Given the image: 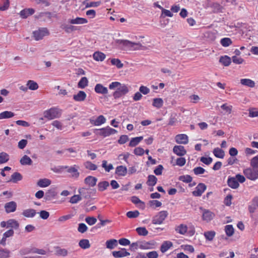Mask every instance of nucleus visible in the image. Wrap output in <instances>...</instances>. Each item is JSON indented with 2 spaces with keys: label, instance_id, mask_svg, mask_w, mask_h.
<instances>
[{
  "label": "nucleus",
  "instance_id": "13d9d810",
  "mask_svg": "<svg viewBox=\"0 0 258 258\" xmlns=\"http://www.w3.org/2000/svg\"><path fill=\"white\" fill-rule=\"evenodd\" d=\"M140 247L143 249H151L153 247V244L149 242H142L140 244Z\"/></svg>",
  "mask_w": 258,
  "mask_h": 258
},
{
  "label": "nucleus",
  "instance_id": "20e7f679",
  "mask_svg": "<svg viewBox=\"0 0 258 258\" xmlns=\"http://www.w3.org/2000/svg\"><path fill=\"white\" fill-rule=\"evenodd\" d=\"M117 132L116 130L111 128L108 126L99 129H96L94 132L96 135L101 136L103 138H106L111 135H114L117 133Z\"/></svg>",
  "mask_w": 258,
  "mask_h": 258
},
{
  "label": "nucleus",
  "instance_id": "58836bf2",
  "mask_svg": "<svg viewBox=\"0 0 258 258\" xmlns=\"http://www.w3.org/2000/svg\"><path fill=\"white\" fill-rule=\"evenodd\" d=\"M213 154L217 158H223L225 155L224 151L219 148H216L214 149L213 151Z\"/></svg>",
  "mask_w": 258,
  "mask_h": 258
},
{
  "label": "nucleus",
  "instance_id": "cd10ccee",
  "mask_svg": "<svg viewBox=\"0 0 258 258\" xmlns=\"http://www.w3.org/2000/svg\"><path fill=\"white\" fill-rule=\"evenodd\" d=\"M19 227V223L17 220L11 219L7 221V228H12L15 229H18Z\"/></svg>",
  "mask_w": 258,
  "mask_h": 258
},
{
  "label": "nucleus",
  "instance_id": "49530a36",
  "mask_svg": "<svg viewBox=\"0 0 258 258\" xmlns=\"http://www.w3.org/2000/svg\"><path fill=\"white\" fill-rule=\"evenodd\" d=\"M88 85V81L86 77H83L81 79L78 84L79 88L84 89Z\"/></svg>",
  "mask_w": 258,
  "mask_h": 258
},
{
  "label": "nucleus",
  "instance_id": "c85d7f7f",
  "mask_svg": "<svg viewBox=\"0 0 258 258\" xmlns=\"http://www.w3.org/2000/svg\"><path fill=\"white\" fill-rule=\"evenodd\" d=\"M60 28L64 30L67 33H70L71 32L77 30L78 27L73 25H70L66 24H61Z\"/></svg>",
  "mask_w": 258,
  "mask_h": 258
},
{
  "label": "nucleus",
  "instance_id": "9b49d317",
  "mask_svg": "<svg viewBox=\"0 0 258 258\" xmlns=\"http://www.w3.org/2000/svg\"><path fill=\"white\" fill-rule=\"evenodd\" d=\"M175 141L180 144H186L188 142V136L185 134H178L175 136Z\"/></svg>",
  "mask_w": 258,
  "mask_h": 258
},
{
  "label": "nucleus",
  "instance_id": "de8ad7c7",
  "mask_svg": "<svg viewBox=\"0 0 258 258\" xmlns=\"http://www.w3.org/2000/svg\"><path fill=\"white\" fill-rule=\"evenodd\" d=\"M10 159V156L6 152L0 153V164L7 163Z\"/></svg>",
  "mask_w": 258,
  "mask_h": 258
},
{
  "label": "nucleus",
  "instance_id": "f704fd0d",
  "mask_svg": "<svg viewBox=\"0 0 258 258\" xmlns=\"http://www.w3.org/2000/svg\"><path fill=\"white\" fill-rule=\"evenodd\" d=\"M105 54L103 52L96 51L95 52L93 55V57L94 60L96 61H103L105 58Z\"/></svg>",
  "mask_w": 258,
  "mask_h": 258
},
{
  "label": "nucleus",
  "instance_id": "8fccbe9b",
  "mask_svg": "<svg viewBox=\"0 0 258 258\" xmlns=\"http://www.w3.org/2000/svg\"><path fill=\"white\" fill-rule=\"evenodd\" d=\"M163 104V101L161 98H154L153 99L152 105L157 108H161Z\"/></svg>",
  "mask_w": 258,
  "mask_h": 258
},
{
  "label": "nucleus",
  "instance_id": "f8f14e48",
  "mask_svg": "<svg viewBox=\"0 0 258 258\" xmlns=\"http://www.w3.org/2000/svg\"><path fill=\"white\" fill-rule=\"evenodd\" d=\"M215 217V214L209 210L205 209L203 211L202 215V219L203 220L206 222H209L211 221Z\"/></svg>",
  "mask_w": 258,
  "mask_h": 258
},
{
  "label": "nucleus",
  "instance_id": "3c124183",
  "mask_svg": "<svg viewBox=\"0 0 258 258\" xmlns=\"http://www.w3.org/2000/svg\"><path fill=\"white\" fill-rule=\"evenodd\" d=\"M143 137L142 136L131 138L130 139V146H136L143 140Z\"/></svg>",
  "mask_w": 258,
  "mask_h": 258
},
{
  "label": "nucleus",
  "instance_id": "a19ab883",
  "mask_svg": "<svg viewBox=\"0 0 258 258\" xmlns=\"http://www.w3.org/2000/svg\"><path fill=\"white\" fill-rule=\"evenodd\" d=\"M79 246L82 249H88L90 247V244L88 239H83L80 240L79 242Z\"/></svg>",
  "mask_w": 258,
  "mask_h": 258
},
{
  "label": "nucleus",
  "instance_id": "412c9836",
  "mask_svg": "<svg viewBox=\"0 0 258 258\" xmlns=\"http://www.w3.org/2000/svg\"><path fill=\"white\" fill-rule=\"evenodd\" d=\"M97 181V178L92 176H88L84 179L85 183L91 187L94 186Z\"/></svg>",
  "mask_w": 258,
  "mask_h": 258
},
{
  "label": "nucleus",
  "instance_id": "6ab92c4d",
  "mask_svg": "<svg viewBox=\"0 0 258 258\" xmlns=\"http://www.w3.org/2000/svg\"><path fill=\"white\" fill-rule=\"evenodd\" d=\"M35 12V10L32 8L25 9L22 10L20 13L21 18L26 19L29 16L33 15Z\"/></svg>",
  "mask_w": 258,
  "mask_h": 258
},
{
  "label": "nucleus",
  "instance_id": "864d4df0",
  "mask_svg": "<svg viewBox=\"0 0 258 258\" xmlns=\"http://www.w3.org/2000/svg\"><path fill=\"white\" fill-rule=\"evenodd\" d=\"M84 166L87 169L90 170H96L97 168V165L92 163L90 161H87L84 163Z\"/></svg>",
  "mask_w": 258,
  "mask_h": 258
},
{
  "label": "nucleus",
  "instance_id": "6e6552de",
  "mask_svg": "<svg viewBox=\"0 0 258 258\" xmlns=\"http://www.w3.org/2000/svg\"><path fill=\"white\" fill-rule=\"evenodd\" d=\"M128 91L127 87L124 85H121L117 88V90L113 93V96L114 98H118L126 94Z\"/></svg>",
  "mask_w": 258,
  "mask_h": 258
},
{
  "label": "nucleus",
  "instance_id": "09e8293b",
  "mask_svg": "<svg viewBox=\"0 0 258 258\" xmlns=\"http://www.w3.org/2000/svg\"><path fill=\"white\" fill-rule=\"evenodd\" d=\"M10 253L9 250L0 247V258H9Z\"/></svg>",
  "mask_w": 258,
  "mask_h": 258
},
{
  "label": "nucleus",
  "instance_id": "f03ea898",
  "mask_svg": "<svg viewBox=\"0 0 258 258\" xmlns=\"http://www.w3.org/2000/svg\"><path fill=\"white\" fill-rule=\"evenodd\" d=\"M175 231L176 233L181 235L187 234L189 236H193L195 233V228L193 225L190 224L187 226L185 224H180L175 227Z\"/></svg>",
  "mask_w": 258,
  "mask_h": 258
},
{
  "label": "nucleus",
  "instance_id": "aec40b11",
  "mask_svg": "<svg viewBox=\"0 0 258 258\" xmlns=\"http://www.w3.org/2000/svg\"><path fill=\"white\" fill-rule=\"evenodd\" d=\"M68 22L71 24H84L88 23V20L86 18L76 17L75 19H69Z\"/></svg>",
  "mask_w": 258,
  "mask_h": 258
},
{
  "label": "nucleus",
  "instance_id": "4c0bfd02",
  "mask_svg": "<svg viewBox=\"0 0 258 258\" xmlns=\"http://www.w3.org/2000/svg\"><path fill=\"white\" fill-rule=\"evenodd\" d=\"M15 113L10 111H5L0 113V119H7L13 117Z\"/></svg>",
  "mask_w": 258,
  "mask_h": 258
},
{
  "label": "nucleus",
  "instance_id": "c03bdc74",
  "mask_svg": "<svg viewBox=\"0 0 258 258\" xmlns=\"http://www.w3.org/2000/svg\"><path fill=\"white\" fill-rule=\"evenodd\" d=\"M157 178L153 175H150L148 177L147 184L148 186H153L157 183Z\"/></svg>",
  "mask_w": 258,
  "mask_h": 258
},
{
  "label": "nucleus",
  "instance_id": "4468645a",
  "mask_svg": "<svg viewBox=\"0 0 258 258\" xmlns=\"http://www.w3.org/2000/svg\"><path fill=\"white\" fill-rule=\"evenodd\" d=\"M173 152L174 153L179 156H182L184 155L186 151L184 149V147L180 145H176L173 147Z\"/></svg>",
  "mask_w": 258,
  "mask_h": 258
},
{
  "label": "nucleus",
  "instance_id": "5701e85b",
  "mask_svg": "<svg viewBox=\"0 0 258 258\" xmlns=\"http://www.w3.org/2000/svg\"><path fill=\"white\" fill-rule=\"evenodd\" d=\"M173 246V243L170 241H164L160 246V250L162 253L166 252Z\"/></svg>",
  "mask_w": 258,
  "mask_h": 258
},
{
  "label": "nucleus",
  "instance_id": "e433bc0d",
  "mask_svg": "<svg viewBox=\"0 0 258 258\" xmlns=\"http://www.w3.org/2000/svg\"><path fill=\"white\" fill-rule=\"evenodd\" d=\"M219 62L224 66L227 67L230 64L231 59V58L227 55L222 56L220 58Z\"/></svg>",
  "mask_w": 258,
  "mask_h": 258
},
{
  "label": "nucleus",
  "instance_id": "473e14b6",
  "mask_svg": "<svg viewBox=\"0 0 258 258\" xmlns=\"http://www.w3.org/2000/svg\"><path fill=\"white\" fill-rule=\"evenodd\" d=\"M118 245V241L115 239H111L106 242V246L107 248L112 249Z\"/></svg>",
  "mask_w": 258,
  "mask_h": 258
},
{
  "label": "nucleus",
  "instance_id": "c9c22d12",
  "mask_svg": "<svg viewBox=\"0 0 258 258\" xmlns=\"http://www.w3.org/2000/svg\"><path fill=\"white\" fill-rule=\"evenodd\" d=\"M145 47L140 43L134 42L130 41V50H143Z\"/></svg>",
  "mask_w": 258,
  "mask_h": 258
},
{
  "label": "nucleus",
  "instance_id": "ddd939ff",
  "mask_svg": "<svg viewBox=\"0 0 258 258\" xmlns=\"http://www.w3.org/2000/svg\"><path fill=\"white\" fill-rule=\"evenodd\" d=\"M258 209V197H254L248 206V210L250 213H254Z\"/></svg>",
  "mask_w": 258,
  "mask_h": 258
},
{
  "label": "nucleus",
  "instance_id": "6e6d98bb",
  "mask_svg": "<svg viewBox=\"0 0 258 258\" xmlns=\"http://www.w3.org/2000/svg\"><path fill=\"white\" fill-rule=\"evenodd\" d=\"M179 180L185 183H190L192 178L189 175H181L179 177Z\"/></svg>",
  "mask_w": 258,
  "mask_h": 258
},
{
  "label": "nucleus",
  "instance_id": "f3484780",
  "mask_svg": "<svg viewBox=\"0 0 258 258\" xmlns=\"http://www.w3.org/2000/svg\"><path fill=\"white\" fill-rule=\"evenodd\" d=\"M36 211L33 209H27L24 210L22 214L25 217L28 218H32L36 215Z\"/></svg>",
  "mask_w": 258,
  "mask_h": 258
},
{
  "label": "nucleus",
  "instance_id": "69168bd1",
  "mask_svg": "<svg viewBox=\"0 0 258 258\" xmlns=\"http://www.w3.org/2000/svg\"><path fill=\"white\" fill-rule=\"evenodd\" d=\"M85 221L89 225H93L97 222V219L93 217H87L85 219Z\"/></svg>",
  "mask_w": 258,
  "mask_h": 258
},
{
  "label": "nucleus",
  "instance_id": "393cba45",
  "mask_svg": "<svg viewBox=\"0 0 258 258\" xmlns=\"http://www.w3.org/2000/svg\"><path fill=\"white\" fill-rule=\"evenodd\" d=\"M132 202L136 205V206L140 208L143 209L145 208V203L141 201L137 197L133 196L131 198Z\"/></svg>",
  "mask_w": 258,
  "mask_h": 258
},
{
  "label": "nucleus",
  "instance_id": "39448f33",
  "mask_svg": "<svg viewBox=\"0 0 258 258\" xmlns=\"http://www.w3.org/2000/svg\"><path fill=\"white\" fill-rule=\"evenodd\" d=\"M168 215V213L166 211L159 212L153 218L152 223L156 225L162 224Z\"/></svg>",
  "mask_w": 258,
  "mask_h": 258
},
{
  "label": "nucleus",
  "instance_id": "4d7b16f0",
  "mask_svg": "<svg viewBox=\"0 0 258 258\" xmlns=\"http://www.w3.org/2000/svg\"><path fill=\"white\" fill-rule=\"evenodd\" d=\"M102 167L105 169V171L108 172L113 169V165L111 164L107 165V162L106 160L102 161Z\"/></svg>",
  "mask_w": 258,
  "mask_h": 258
},
{
  "label": "nucleus",
  "instance_id": "b1692460",
  "mask_svg": "<svg viewBox=\"0 0 258 258\" xmlns=\"http://www.w3.org/2000/svg\"><path fill=\"white\" fill-rule=\"evenodd\" d=\"M94 90L96 93L101 94H106L108 93L107 88L101 84H97L95 86Z\"/></svg>",
  "mask_w": 258,
  "mask_h": 258
},
{
  "label": "nucleus",
  "instance_id": "37998d69",
  "mask_svg": "<svg viewBox=\"0 0 258 258\" xmlns=\"http://www.w3.org/2000/svg\"><path fill=\"white\" fill-rule=\"evenodd\" d=\"M224 231L227 236H232L234 232V229L232 225H227L225 226Z\"/></svg>",
  "mask_w": 258,
  "mask_h": 258
},
{
  "label": "nucleus",
  "instance_id": "603ef678",
  "mask_svg": "<svg viewBox=\"0 0 258 258\" xmlns=\"http://www.w3.org/2000/svg\"><path fill=\"white\" fill-rule=\"evenodd\" d=\"M204 235L207 240L212 241L215 236L216 233L214 231H209L205 232Z\"/></svg>",
  "mask_w": 258,
  "mask_h": 258
},
{
  "label": "nucleus",
  "instance_id": "f257e3e1",
  "mask_svg": "<svg viewBox=\"0 0 258 258\" xmlns=\"http://www.w3.org/2000/svg\"><path fill=\"white\" fill-rule=\"evenodd\" d=\"M250 166L243 170V174L251 180L258 179V155L252 158L250 162Z\"/></svg>",
  "mask_w": 258,
  "mask_h": 258
},
{
  "label": "nucleus",
  "instance_id": "2eb2a0df",
  "mask_svg": "<svg viewBox=\"0 0 258 258\" xmlns=\"http://www.w3.org/2000/svg\"><path fill=\"white\" fill-rule=\"evenodd\" d=\"M112 255L115 258L123 257L129 254V253L125 248H121L118 251H113L112 252Z\"/></svg>",
  "mask_w": 258,
  "mask_h": 258
},
{
  "label": "nucleus",
  "instance_id": "774afa93",
  "mask_svg": "<svg viewBox=\"0 0 258 258\" xmlns=\"http://www.w3.org/2000/svg\"><path fill=\"white\" fill-rule=\"evenodd\" d=\"M147 258H158V254L156 251H150L146 254Z\"/></svg>",
  "mask_w": 258,
  "mask_h": 258
},
{
  "label": "nucleus",
  "instance_id": "79ce46f5",
  "mask_svg": "<svg viewBox=\"0 0 258 258\" xmlns=\"http://www.w3.org/2000/svg\"><path fill=\"white\" fill-rule=\"evenodd\" d=\"M116 45L123 49L124 46H127L129 44V41L127 40L116 39L114 41Z\"/></svg>",
  "mask_w": 258,
  "mask_h": 258
},
{
  "label": "nucleus",
  "instance_id": "9d476101",
  "mask_svg": "<svg viewBox=\"0 0 258 258\" xmlns=\"http://www.w3.org/2000/svg\"><path fill=\"white\" fill-rule=\"evenodd\" d=\"M17 203L14 201L7 203L5 205V209L7 213L14 212L17 209Z\"/></svg>",
  "mask_w": 258,
  "mask_h": 258
},
{
  "label": "nucleus",
  "instance_id": "1a4fd4ad",
  "mask_svg": "<svg viewBox=\"0 0 258 258\" xmlns=\"http://www.w3.org/2000/svg\"><path fill=\"white\" fill-rule=\"evenodd\" d=\"M206 185L203 183H199L196 187L195 189L192 192V194L195 197H200L206 190Z\"/></svg>",
  "mask_w": 258,
  "mask_h": 258
},
{
  "label": "nucleus",
  "instance_id": "0e129e2a",
  "mask_svg": "<svg viewBox=\"0 0 258 258\" xmlns=\"http://www.w3.org/2000/svg\"><path fill=\"white\" fill-rule=\"evenodd\" d=\"M193 171L195 175H198L204 173L206 171L205 169L201 167H195L193 169Z\"/></svg>",
  "mask_w": 258,
  "mask_h": 258
},
{
  "label": "nucleus",
  "instance_id": "052dcab7",
  "mask_svg": "<svg viewBox=\"0 0 258 258\" xmlns=\"http://www.w3.org/2000/svg\"><path fill=\"white\" fill-rule=\"evenodd\" d=\"M111 63L112 65L116 66L118 68H121L123 66L120 60L117 58H112L111 59Z\"/></svg>",
  "mask_w": 258,
  "mask_h": 258
},
{
  "label": "nucleus",
  "instance_id": "a211bd4d",
  "mask_svg": "<svg viewBox=\"0 0 258 258\" xmlns=\"http://www.w3.org/2000/svg\"><path fill=\"white\" fill-rule=\"evenodd\" d=\"M227 184L229 187L233 189H236L239 186L235 177H229L227 180Z\"/></svg>",
  "mask_w": 258,
  "mask_h": 258
},
{
  "label": "nucleus",
  "instance_id": "ea45409f",
  "mask_svg": "<svg viewBox=\"0 0 258 258\" xmlns=\"http://www.w3.org/2000/svg\"><path fill=\"white\" fill-rule=\"evenodd\" d=\"M98 189L100 191H103L106 190L109 186V183L107 181H103L98 183Z\"/></svg>",
  "mask_w": 258,
  "mask_h": 258
},
{
  "label": "nucleus",
  "instance_id": "0eeeda50",
  "mask_svg": "<svg viewBox=\"0 0 258 258\" xmlns=\"http://www.w3.org/2000/svg\"><path fill=\"white\" fill-rule=\"evenodd\" d=\"M79 166L74 165L72 166H62L61 169H67V172L71 174V177L75 178H78L80 175V173L78 171L79 169Z\"/></svg>",
  "mask_w": 258,
  "mask_h": 258
},
{
  "label": "nucleus",
  "instance_id": "dca6fc26",
  "mask_svg": "<svg viewBox=\"0 0 258 258\" xmlns=\"http://www.w3.org/2000/svg\"><path fill=\"white\" fill-rule=\"evenodd\" d=\"M86 96L87 95L84 91H79L77 94L73 95V99L76 101L82 102L85 100Z\"/></svg>",
  "mask_w": 258,
  "mask_h": 258
},
{
  "label": "nucleus",
  "instance_id": "a878e982",
  "mask_svg": "<svg viewBox=\"0 0 258 258\" xmlns=\"http://www.w3.org/2000/svg\"><path fill=\"white\" fill-rule=\"evenodd\" d=\"M51 181L48 178H42L39 179L37 185L40 187H46L50 185Z\"/></svg>",
  "mask_w": 258,
  "mask_h": 258
},
{
  "label": "nucleus",
  "instance_id": "680f3d73",
  "mask_svg": "<svg viewBox=\"0 0 258 258\" xmlns=\"http://www.w3.org/2000/svg\"><path fill=\"white\" fill-rule=\"evenodd\" d=\"M173 15L172 13L169 10H166L165 9H163L162 11V14L160 16L161 18H164L165 17H173Z\"/></svg>",
  "mask_w": 258,
  "mask_h": 258
},
{
  "label": "nucleus",
  "instance_id": "338daca9",
  "mask_svg": "<svg viewBox=\"0 0 258 258\" xmlns=\"http://www.w3.org/2000/svg\"><path fill=\"white\" fill-rule=\"evenodd\" d=\"M82 200L80 195H74L70 199V202L72 204H76Z\"/></svg>",
  "mask_w": 258,
  "mask_h": 258
},
{
  "label": "nucleus",
  "instance_id": "e2e57ef3",
  "mask_svg": "<svg viewBox=\"0 0 258 258\" xmlns=\"http://www.w3.org/2000/svg\"><path fill=\"white\" fill-rule=\"evenodd\" d=\"M88 230L87 226L84 223L79 224L78 231L81 233H85Z\"/></svg>",
  "mask_w": 258,
  "mask_h": 258
},
{
  "label": "nucleus",
  "instance_id": "bb28decb",
  "mask_svg": "<svg viewBox=\"0 0 258 258\" xmlns=\"http://www.w3.org/2000/svg\"><path fill=\"white\" fill-rule=\"evenodd\" d=\"M23 179L22 174L18 172H14L12 174L11 179L9 181H11L13 183H17L19 181H21Z\"/></svg>",
  "mask_w": 258,
  "mask_h": 258
},
{
  "label": "nucleus",
  "instance_id": "7ed1b4c3",
  "mask_svg": "<svg viewBox=\"0 0 258 258\" xmlns=\"http://www.w3.org/2000/svg\"><path fill=\"white\" fill-rule=\"evenodd\" d=\"M61 110L55 107H52L47 109L44 111L43 113L44 118L48 120L59 118L61 116Z\"/></svg>",
  "mask_w": 258,
  "mask_h": 258
},
{
  "label": "nucleus",
  "instance_id": "7c9ffc66",
  "mask_svg": "<svg viewBox=\"0 0 258 258\" xmlns=\"http://www.w3.org/2000/svg\"><path fill=\"white\" fill-rule=\"evenodd\" d=\"M127 173V169L122 165L118 166L115 170V174L118 176H124Z\"/></svg>",
  "mask_w": 258,
  "mask_h": 258
},
{
  "label": "nucleus",
  "instance_id": "5fc2aeb1",
  "mask_svg": "<svg viewBox=\"0 0 258 258\" xmlns=\"http://www.w3.org/2000/svg\"><path fill=\"white\" fill-rule=\"evenodd\" d=\"M220 43L224 47H228L232 44V41L230 38L225 37L221 39Z\"/></svg>",
  "mask_w": 258,
  "mask_h": 258
},
{
  "label": "nucleus",
  "instance_id": "72a5a7b5",
  "mask_svg": "<svg viewBox=\"0 0 258 258\" xmlns=\"http://www.w3.org/2000/svg\"><path fill=\"white\" fill-rule=\"evenodd\" d=\"M240 81L242 85L247 87L253 88L255 86L254 82L249 79H241Z\"/></svg>",
  "mask_w": 258,
  "mask_h": 258
},
{
  "label": "nucleus",
  "instance_id": "a18cd8bd",
  "mask_svg": "<svg viewBox=\"0 0 258 258\" xmlns=\"http://www.w3.org/2000/svg\"><path fill=\"white\" fill-rule=\"evenodd\" d=\"M26 85L28 89L31 90H36L38 88V84L33 80H29Z\"/></svg>",
  "mask_w": 258,
  "mask_h": 258
},
{
  "label": "nucleus",
  "instance_id": "bf43d9fd",
  "mask_svg": "<svg viewBox=\"0 0 258 258\" xmlns=\"http://www.w3.org/2000/svg\"><path fill=\"white\" fill-rule=\"evenodd\" d=\"M136 231L139 235L142 236H146L148 233V231L145 227H138L136 229Z\"/></svg>",
  "mask_w": 258,
  "mask_h": 258
},
{
  "label": "nucleus",
  "instance_id": "2f4dec72",
  "mask_svg": "<svg viewBox=\"0 0 258 258\" xmlns=\"http://www.w3.org/2000/svg\"><path fill=\"white\" fill-rule=\"evenodd\" d=\"M20 162L22 165H31L33 161L28 156L25 155L22 157Z\"/></svg>",
  "mask_w": 258,
  "mask_h": 258
},
{
  "label": "nucleus",
  "instance_id": "423d86ee",
  "mask_svg": "<svg viewBox=\"0 0 258 258\" xmlns=\"http://www.w3.org/2000/svg\"><path fill=\"white\" fill-rule=\"evenodd\" d=\"M35 40L38 41L42 39L45 36L49 34V31L46 28H42L33 33Z\"/></svg>",
  "mask_w": 258,
  "mask_h": 258
},
{
  "label": "nucleus",
  "instance_id": "4be33fe9",
  "mask_svg": "<svg viewBox=\"0 0 258 258\" xmlns=\"http://www.w3.org/2000/svg\"><path fill=\"white\" fill-rule=\"evenodd\" d=\"M106 121V119L104 116L102 115L98 116L95 119H91L90 122L91 123L95 125L99 126L103 123Z\"/></svg>",
  "mask_w": 258,
  "mask_h": 258
},
{
  "label": "nucleus",
  "instance_id": "c756f323",
  "mask_svg": "<svg viewBox=\"0 0 258 258\" xmlns=\"http://www.w3.org/2000/svg\"><path fill=\"white\" fill-rule=\"evenodd\" d=\"M55 254L58 256H66L68 254V251L66 248H62L59 246L55 248Z\"/></svg>",
  "mask_w": 258,
  "mask_h": 258
}]
</instances>
